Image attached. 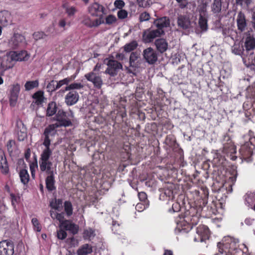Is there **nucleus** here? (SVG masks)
Instances as JSON below:
<instances>
[{"label":"nucleus","mask_w":255,"mask_h":255,"mask_svg":"<svg viewBox=\"0 0 255 255\" xmlns=\"http://www.w3.org/2000/svg\"><path fill=\"white\" fill-rule=\"evenodd\" d=\"M54 119L56 121V123L50 125L47 127L43 133L44 139L43 144L45 146L46 148L43 150L41 154V159H48L51 154V151L49 148L51 141L50 137L55 134V129L60 127H66L72 125L71 121L67 118L66 112L63 110H59L58 111L55 116L54 117Z\"/></svg>","instance_id":"1"},{"label":"nucleus","mask_w":255,"mask_h":255,"mask_svg":"<svg viewBox=\"0 0 255 255\" xmlns=\"http://www.w3.org/2000/svg\"><path fill=\"white\" fill-rule=\"evenodd\" d=\"M52 165V163L49 160H41V163L40 164L41 170L44 171L46 170V172L48 174L46 178V186L49 191H52L56 189L54 185L55 180L53 171L51 170Z\"/></svg>","instance_id":"2"},{"label":"nucleus","mask_w":255,"mask_h":255,"mask_svg":"<svg viewBox=\"0 0 255 255\" xmlns=\"http://www.w3.org/2000/svg\"><path fill=\"white\" fill-rule=\"evenodd\" d=\"M14 53L6 50H0V69L3 71L12 68L14 65Z\"/></svg>","instance_id":"3"},{"label":"nucleus","mask_w":255,"mask_h":255,"mask_svg":"<svg viewBox=\"0 0 255 255\" xmlns=\"http://www.w3.org/2000/svg\"><path fill=\"white\" fill-rule=\"evenodd\" d=\"M106 61H107L106 64L108 67L105 72L111 76L117 75L119 71L123 68L122 64L117 60L106 58L105 60V62Z\"/></svg>","instance_id":"4"},{"label":"nucleus","mask_w":255,"mask_h":255,"mask_svg":"<svg viewBox=\"0 0 255 255\" xmlns=\"http://www.w3.org/2000/svg\"><path fill=\"white\" fill-rule=\"evenodd\" d=\"M164 33L163 30L147 29L142 34V39L145 43H149L157 37H159Z\"/></svg>","instance_id":"5"},{"label":"nucleus","mask_w":255,"mask_h":255,"mask_svg":"<svg viewBox=\"0 0 255 255\" xmlns=\"http://www.w3.org/2000/svg\"><path fill=\"white\" fill-rule=\"evenodd\" d=\"M143 57L149 64H155L158 59V53L151 47H148L143 51Z\"/></svg>","instance_id":"6"},{"label":"nucleus","mask_w":255,"mask_h":255,"mask_svg":"<svg viewBox=\"0 0 255 255\" xmlns=\"http://www.w3.org/2000/svg\"><path fill=\"white\" fill-rule=\"evenodd\" d=\"M14 245L11 241L4 240L0 242V255H13Z\"/></svg>","instance_id":"7"},{"label":"nucleus","mask_w":255,"mask_h":255,"mask_svg":"<svg viewBox=\"0 0 255 255\" xmlns=\"http://www.w3.org/2000/svg\"><path fill=\"white\" fill-rule=\"evenodd\" d=\"M85 77L88 81L93 83L94 87L98 89L101 88L103 82L101 77L98 74L93 71H91L85 74Z\"/></svg>","instance_id":"8"},{"label":"nucleus","mask_w":255,"mask_h":255,"mask_svg":"<svg viewBox=\"0 0 255 255\" xmlns=\"http://www.w3.org/2000/svg\"><path fill=\"white\" fill-rule=\"evenodd\" d=\"M89 11L90 14L95 16H99L102 19L103 14L106 13V9L102 5L97 2H95L89 7Z\"/></svg>","instance_id":"9"},{"label":"nucleus","mask_w":255,"mask_h":255,"mask_svg":"<svg viewBox=\"0 0 255 255\" xmlns=\"http://www.w3.org/2000/svg\"><path fill=\"white\" fill-rule=\"evenodd\" d=\"M20 90V86L19 84L16 83L11 85L9 95V102L10 106L13 107L15 105Z\"/></svg>","instance_id":"10"},{"label":"nucleus","mask_w":255,"mask_h":255,"mask_svg":"<svg viewBox=\"0 0 255 255\" xmlns=\"http://www.w3.org/2000/svg\"><path fill=\"white\" fill-rule=\"evenodd\" d=\"M245 47L246 50L250 51L255 49V38L249 31L245 33Z\"/></svg>","instance_id":"11"},{"label":"nucleus","mask_w":255,"mask_h":255,"mask_svg":"<svg viewBox=\"0 0 255 255\" xmlns=\"http://www.w3.org/2000/svg\"><path fill=\"white\" fill-rule=\"evenodd\" d=\"M79 95L77 92L72 90L69 92L65 97V102L68 106H72L77 103Z\"/></svg>","instance_id":"12"},{"label":"nucleus","mask_w":255,"mask_h":255,"mask_svg":"<svg viewBox=\"0 0 255 255\" xmlns=\"http://www.w3.org/2000/svg\"><path fill=\"white\" fill-rule=\"evenodd\" d=\"M165 194L168 196L169 200L166 203L165 208L169 213H174L175 210L174 209V205L175 203L174 195L173 190L167 189L165 191Z\"/></svg>","instance_id":"13"},{"label":"nucleus","mask_w":255,"mask_h":255,"mask_svg":"<svg viewBox=\"0 0 255 255\" xmlns=\"http://www.w3.org/2000/svg\"><path fill=\"white\" fill-rule=\"evenodd\" d=\"M15 130L18 140L23 141L26 138V128L21 122L17 124V127Z\"/></svg>","instance_id":"14"},{"label":"nucleus","mask_w":255,"mask_h":255,"mask_svg":"<svg viewBox=\"0 0 255 255\" xmlns=\"http://www.w3.org/2000/svg\"><path fill=\"white\" fill-rule=\"evenodd\" d=\"M154 24L157 28V29L163 30V28L170 26L169 19L166 16L156 19L154 21Z\"/></svg>","instance_id":"15"},{"label":"nucleus","mask_w":255,"mask_h":255,"mask_svg":"<svg viewBox=\"0 0 255 255\" xmlns=\"http://www.w3.org/2000/svg\"><path fill=\"white\" fill-rule=\"evenodd\" d=\"M82 23L85 25L90 27H96L104 23V20L101 18L91 20L89 17H85L82 21Z\"/></svg>","instance_id":"16"},{"label":"nucleus","mask_w":255,"mask_h":255,"mask_svg":"<svg viewBox=\"0 0 255 255\" xmlns=\"http://www.w3.org/2000/svg\"><path fill=\"white\" fill-rule=\"evenodd\" d=\"M223 150L225 152L230 154L231 159H235L237 158L233 155L236 153V147L231 140H230L229 142L224 144Z\"/></svg>","instance_id":"17"},{"label":"nucleus","mask_w":255,"mask_h":255,"mask_svg":"<svg viewBox=\"0 0 255 255\" xmlns=\"http://www.w3.org/2000/svg\"><path fill=\"white\" fill-rule=\"evenodd\" d=\"M63 227L66 230L70 232L73 235L78 233L79 230L78 226L72 223L69 220H66L63 223Z\"/></svg>","instance_id":"18"},{"label":"nucleus","mask_w":255,"mask_h":255,"mask_svg":"<svg viewBox=\"0 0 255 255\" xmlns=\"http://www.w3.org/2000/svg\"><path fill=\"white\" fill-rule=\"evenodd\" d=\"M237 22L238 29L242 32L244 31L247 26V22L245 15L242 12L238 14Z\"/></svg>","instance_id":"19"},{"label":"nucleus","mask_w":255,"mask_h":255,"mask_svg":"<svg viewBox=\"0 0 255 255\" xmlns=\"http://www.w3.org/2000/svg\"><path fill=\"white\" fill-rule=\"evenodd\" d=\"M190 20L186 15H180L178 18V26L184 29L188 28L190 25Z\"/></svg>","instance_id":"20"},{"label":"nucleus","mask_w":255,"mask_h":255,"mask_svg":"<svg viewBox=\"0 0 255 255\" xmlns=\"http://www.w3.org/2000/svg\"><path fill=\"white\" fill-rule=\"evenodd\" d=\"M12 53H14V62L16 61H26L29 58V55L27 52L25 51H21L20 52H16L14 51H11Z\"/></svg>","instance_id":"21"},{"label":"nucleus","mask_w":255,"mask_h":255,"mask_svg":"<svg viewBox=\"0 0 255 255\" xmlns=\"http://www.w3.org/2000/svg\"><path fill=\"white\" fill-rule=\"evenodd\" d=\"M155 45L157 50L160 53L165 52L167 49L168 44L164 39H157L155 41Z\"/></svg>","instance_id":"22"},{"label":"nucleus","mask_w":255,"mask_h":255,"mask_svg":"<svg viewBox=\"0 0 255 255\" xmlns=\"http://www.w3.org/2000/svg\"><path fill=\"white\" fill-rule=\"evenodd\" d=\"M254 142H255V138H251L250 141L249 142L246 143L243 147V149L246 148L248 154H250L251 155H253V150L255 148V144Z\"/></svg>","instance_id":"23"},{"label":"nucleus","mask_w":255,"mask_h":255,"mask_svg":"<svg viewBox=\"0 0 255 255\" xmlns=\"http://www.w3.org/2000/svg\"><path fill=\"white\" fill-rule=\"evenodd\" d=\"M93 251L92 247L87 244L83 245L77 251L78 255H87L91 254Z\"/></svg>","instance_id":"24"},{"label":"nucleus","mask_w":255,"mask_h":255,"mask_svg":"<svg viewBox=\"0 0 255 255\" xmlns=\"http://www.w3.org/2000/svg\"><path fill=\"white\" fill-rule=\"evenodd\" d=\"M139 58V54L136 52H131L129 57L130 67L135 68L138 66L137 60Z\"/></svg>","instance_id":"25"},{"label":"nucleus","mask_w":255,"mask_h":255,"mask_svg":"<svg viewBox=\"0 0 255 255\" xmlns=\"http://www.w3.org/2000/svg\"><path fill=\"white\" fill-rule=\"evenodd\" d=\"M32 98L35 100V104L39 105L42 104L44 101V92L42 91H38L32 95Z\"/></svg>","instance_id":"26"},{"label":"nucleus","mask_w":255,"mask_h":255,"mask_svg":"<svg viewBox=\"0 0 255 255\" xmlns=\"http://www.w3.org/2000/svg\"><path fill=\"white\" fill-rule=\"evenodd\" d=\"M232 51L236 55H242L244 52V47L240 43H235L232 47Z\"/></svg>","instance_id":"27"},{"label":"nucleus","mask_w":255,"mask_h":255,"mask_svg":"<svg viewBox=\"0 0 255 255\" xmlns=\"http://www.w3.org/2000/svg\"><path fill=\"white\" fill-rule=\"evenodd\" d=\"M23 40V37L18 34H14L11 38L9 43L13 47H16L19 45V43Z\"/></svg>","instance_id":"28"},{"label":"nucleus","mask_w":255,"mask_h":255,"mask_svg":"<svg viewBox=\"0 0 255 255\" xmlns=\"http://www.w3.org/2000/svg\"><path fill=\"white\" fill-rule=\"evenodd\" d=\"M57 111L56 104L52 102L48 104L46 110L47 116L50 117L56 114Z\"/></svg>","instance_id":"29"},{"label":"nucleus","mask_w":255,"mask_h":255,"mask_svg":"<svg viewBox=\"0 0 255 255\" xmlns=\"http://www.w3.org/2000/svg\"><path fill=\"white\" fill-rule=\"evenodd\" d=\"M19 175L20 181L23 184L25 185L28 182L29 180V175L27 170L25 169L20 170L19 172Z\"/></svg>","instance_id":"30"},{"label":"nucleus","mask_w":255,"mask_h":255,"mask_svg":"<svg viewBox=\"0 0 255 255\" xmlns=\"http://www.w3.org/2000/svg\"><path fill=\"white\" fill-rule=\"evenodd\" d=\"M222 0H214L212 4V11L215 13L221 12L222 9Z\"/></svg>","instance_id":"31"},{"label":"nucleus","mask_w":255,"mask_h":255,"mask_svg":"<svg viewBox=\"0 0 255 255\" xmlns=\"http://www.w3.org/2000/svg\"><path fill=\"white\" fill-rule=\"evenodd\" d=\"M38 86L39 81L37 80L34 81H28L25 83L24 88L25 91H30L35 88L38 87Z\"/></svg>","instance_id":"32"},{"label":"nucleus","mask_w":255,"mask_h":255,"mask_svg":"<svg viewBox=\"0 0 255 255\" xmlns=\"http://www.w3.org/2000/svg\"><path fill=\"white\" fill-rule=\"evenodd\" d=\"M50 216L52 219H56L57 220H58L61 223V225L62 226H63V223L66 221L64 220V213H57L51 211Z\"/></svg>","instance_id":"33"},{"label":"nucleus","mask_w":255,"mask_h":255,"mask_svg":"<svg viewBox=\"0 0 255 255\" xmlns=\"http://www.w3.org/2000/svg\"><path fill=\"white\" fill-rule=\"evenodd\" d=\"M83 87V85L80 83H73L67 86L65 90H63L62 92H64L65 91H70L71 90H78L82 89Z\"/></svg>","instance_id":"34"},{"label":"nucleus","mask_w":255,"mask_h":255,"mask_svg":"<svg viewBox=\"0 0 255 255\" xmlns=\"http://www.w3.org/2000/svg\"><path fill=\"white\" fill-rule=\"evenodd\" d=\"M0 169L2 173L7 174L9 172L7 160H0Z\"/></svg>","instance_id":"35"},{"label":"nucleus","mask_w":255,"mask_h":255,"mask_svg":"<svg viewBox=\"0 0 255 255\" xmlns=\"http://www.w3.org/2000/svg\"><path fill=\"white\" fill-rule=\"evenodd\" d=\"M62 200L61 199H55L50 203V206L57 210H59V208L62 207Z\"/></svg>","instance_id":"36"},{"label":"nucleus","mask_w":255,"mask_h":255,"mask_svg":"<svg viewBox=\"0 0 255 255\" xmlns=\"http://www.w3.org/2000/svg\"><path fill=\"white\" fill-rule=\"evenodd\" d=\"M199 25L201 28V29L203 31H206L207 30L208 26H207V20L206 18L200 15L199 19Z\"/></svg>","instance_id":"37"},{"label":"nucleus","mask_w":255,"mask_h":255,"mask_svg":"<svg viewBox=\"0 0 255 255\" xmlns=\"http://www.w3.org/2000/svg\"><path fill=\"white\" fill-rule=\"evenodd\" d=\"M63 7L65 10L66 13L69 16H73L77 11V9L74 6H69L67 4H64Z\"/></svg>","instance_id":"38"},{"label":"nucleus","mask_w":255,"mask_h":255,"mask_svg":"<svg viewBox=\"0 0 255 255\" xmlns=\"http://www.w3.org/2000/svg\"><path fill=\"white\" fill-rule=\"evenodd\" d=\"M137 43L136 41H133L129 43L126 44L124 46L125 51L127 52H129L136 48Z\"/></svg>","instance_id":"39"},{"label":"nucleus","mask_w":255,"mask_h":255,"mask_svg":"<svg viewBox=\"0 0 255 255\" xmlns=\"http://www.w3.org/2000/svg\"><path fill=\"white\" fill-rule=\"evenodd\" d=\"M64 210L68 216H71L73 213L72 204L69 201H65L64 203Z\"/></svg>","instance_id":"40"},{"label":"nucleus","mask_w":255,"mask_h":255,"mask_svg":"<svg viewBox=\"0 0 255 255\" xmlns=\"http://www.w3.org/2000/svg\"><path fill=\"white\" fill-rule=\"evenodd\" d=\"M71 81L72 79L66 78L59 81H56V89H59L64 85H68Z\"/></svg>","instance_id":"41"},{"label":"nucleus","mask_w":255,"mask_h":255,"mask_svg":"<svg viewBox=\"0 0 255 255\" xmlns=\"http://www.w3.org/2000/svg\"><path fill=\"white\" fill-rule=\"evenodd\" d=\"M116 21V17L113 14H110L106 17L105 21H104V23H106V24L108 25H111L115 23Z\"/></svg>","instance_id":"42"},{"label":"nucleus","mask_w":255,"mask_h":255,"mask_svg":"<svg viewBox=\"0 0 255 255\" xmlns=\"http://www.w3.org/2000/svg\"><path fill=\"white\" fill-rule=\"evenodd\" d=\"M95 235L94 230L89 228L84 231L83 233V238L86 239H90L91 238L94 237Z\"/></svg>","instance_id":"43"},{"label":"nucleus","mask_w":255,"mask_h":255,"mask_svg":"<svg viewBox=\"0 0 255 255\" xmlns=\"http://www.w3.org/2000/svg\"><path fill=\"white\" fill-rule=\"evenodd\" d=\"M33 38L36 40L41 39H44L46 37V35L42 31H37L33 33Z\"/></svg>","instance_id":"44"},{"label":"nucleus","mask_w":255,"mask_h":255,"mask_svg":"<svg viewBox=\"0 0 255 255\" xmlns=\"http://www.w3.org/2000/svg\"><path fill=\"white\" fill-rule=\"evenodd\" d=\"M31 222L32 223L33 226L34 227V230L37 232H40L41 230V228L40 226L38 220L37 218H34L31 220Z\"/></svg>","instance_id":"45"},{"label":"nucleus","mask_w":255,"mask_h":255,"mask_svg":"<svg viewBox=\"0 0 255 255\" xmlns=\"http://www.w3.org/2000/svg\"><path fill=\"white\" fill-rule=\"evenodd\" d=\"M150 16L149 14L145 11L140 14L139 19L140 22H143L148 20L150 19Z\"/></svg>","instance_id":"46"},{"label":"nucleus","mask_w":255,"mask_h":255,"mask_svg":"<svg viewBox=\"0 0 255 255\" xmlns=\"http://www.w3.org/2000/svg\"><path fill=\"white\" fill-rule=\"evenodd\" d=\"M138 4L140 6L146 7L149 6L151 3V0H137Z\"/></svg>","instance_id":"47"},{"label":"nucleus","mask_w":255,"mask_h":255,"mask_svg":"<svg viewBox=\"0 0 255 255\" xmlns=\"http://www.w3.org/2000/svg\"><path fill=\"white\" fill-rule=\"evenodd\" d=\"M56 81L52 80L50 82L48 83L47 86V91L48 92H53L56 90L57 89H56Z\"/></svg>","instance_id":"48"},{"label":"nucleus","mask_w":255,"mask_h":255,"mask_svg":"<svg viewBox=\"0 0 255 255\" xmlns=\"http://www.w3.org/2000/svg\"><path fill=\"white\" fill-rule=\"evenodd\" d=\"M178 4V6L181 8H185L188 4V0H176Z\"/></svg>","instance_id":"49"},{"label":"nucleus","mask_w":255,"mask_h":255,"mask_svg":"<svg viewBox=\"0 0 255 255\" xmlns=\"http://www.w3.org/2000/svg\"><path fill=\"white\" fill-rule=\"evenodd\" d=\"M128 12L125 9H121L117 13L118 17L119 19H124L128 16Z\"/></svg>","instance_id":"50"},{"label":"nucleus","mask_w":255,"mask_h":255,"mask_svg":"<svg viewBox=\"0 0 255 255\" xmlns=\"http://www.w3.org/2000/svg\"><path fill=\"white\" fill-rule=\"evenodd\" d=\"M125 4L124 1L122 0H116L114 2L115 6L119 9H122Z\"/></svg>","instance_id":"51"},{"label":"nucleus","mask_w":255,"mask_h":255,"mask_svg":"<svg viewBox=\"0 0 255 255\" xmlns=\"http://www.w3.org/2000/svg\"><path fill=\"white\" fill-rule=\"evenodd\" d=\"M67 233L63 230H60L57 232V237L59 239L63 240L66 238Z\"/></svg>","instance_id":"52"},{"label":"nucleus","mask_w":255,"mask_h":255,"mask_svg":"<svg viewBox=\"0 0 255 255\" xmlns=\"http://www.w3.org/2000/svg\"><path fill=\"white\" fill-rule=\"evenodd\" d=\"M15 145V141L13 140H9L6 144L7 148L9 152L12 151V147Z\"/></svg>","instance_id":"53"},{"label":"nucleus","mask_w":255,"mask_h":255,"mask_svg":"<svg viewBox=\"0 0 255 255\" xmlns=\"http://www.w3.org/2000/svg\"><path fill=\"white\" fill-rule=\"evenodd\" d=\"M236 2L237 4L241 6L243 5L244 3L247 5H249L251 2V0H236Z\"/></svg>","instance_id":"54"},{"label":"nucleus","mask_w":255,"mask_h":255,"mask_svg":"<svg viewBox=\"0 0 255 255\" xmlns=\"http://www.w3.org/2000/svg\"><path fill=\"white\" fill-rule=\"evenodd\" d=\"M138 195L140 201H145L147 198V195L145 192H139Z\"/></svg>","instance_id":"55"},{"label":"nucleus","mask_w":255,"mask_h":255,"mask_svg":"<svg viewBox=\"0 0 255 255\" xmlns=\"http://www.w3.org/2000/svg\"><path fill=\"white\" fill-rule=\"evenodd\" d=\"M59 26L64 28L66 25V22L64 19H60L58 23Z\"/></svg>","instance_id":"56"},{"label":"nucleus","mask_w":255,"mask_h":255,"mask_svg":"<svg viewBox=\"0 0 255 255\" xmlns=\"http://www.w3.org/2000/svg\"><path fill=\"white\" fill-rule=\"evenodd\" d=\"M37 167V160H34V162L30 164V169L31 172H34V168Z\"/></svg>","instance_id":"57"},{"label":"nucleus","mask_w":255,"mask_h":255,"mask_svg":"<svg viewBox=\"0 0 255 255\" xmlns=\"http://www.w3.org/2000/svg\"><path fill=\"white\" fill-rule=\"evenodd\" d=\"M178 153L179 155V159H182L184 158L183 155V151L181 149H178L177 150H176V153Z\"/></svg>","instance_id":"58"},{"label":"nucleus","mask_w":255,"mask_h":255,"mask_svg":"<svg viewBox=\"0 0 255 255\" xmlns=\"http://www.w3.org/2000/svg\"><path fill=\"white\" fill-rule=\"evenodd\" d=\"M116 57L119 60H123L125 58V55L123 53H118L116 55Z\"/></svg>","instance_id":"59"},{"label":"nucleus","mask_w":255,"mask_h":255,"mask_svg":"<svg viewBox=\"0 0 255 255\" xmlns=\"http://www.w3.org/2000/svg\"><path fill=\"white\" fill-rule=\"evenodd\" d=\"M25 158L26 159H28L29 158L30 156V150L29 149H27L24 154Z\"/></svg>","instance_id":"60"},{"label":"nucleus","mask_w":255,"mask_h":255,"mask_svg":"<svg viewBox=\"0 0 255 255\" xmlns=\"http://www.w3.org/2000/svg\"><path fill=\"white\" fill-rule=\"evenodd\" d=\"M101 65L99 64V63L97 64L94 67V69L92 71L96 72V71H99L100 69H101Z\"/></svg>","instance_id":"61"},{"label":"nucleus","mask_w":255,"mask_h":255,"mask_svg":"<svg viewBox=\"0 0 255 255\" xmlns=\"http://www.w3.org/2000/svg\"><path fill=\"white\" fill-rule=\"evenodd\" d=\"M252 25L253 28L255 30V12H253L252 14Z\"/></svg>","instance_id":"62"},{"label":"nucleus","mask_w":255,"mask_h":255,"mask_svg":"<svg viewBox=\"0 0 255 255\" xmlns=\"http://www.w3.org/2000/svg\"><path fill=\"white\" fill-rule=\"evenodd\" d=\"M142 206H143V205L141 203L137 204L135 207V208L136 209V210H137L139 211V210H143L145 208V207H144L142 208Z\"/></svg>","instance_id":"63"},{"label":"nucleus","mask_w":255,"mask_h":255,"mask_svg":"<svg viewBox=\"0 0 255 255\" xmlns=\"http://www.w3.org/2000/svg\"><path fill=\"white\" fill-rule=\"evenodd\" d=\"M163 255H173L172 253L170 251H165Z\"/></svg>","instance_id":"64"}]
</instances>
